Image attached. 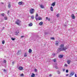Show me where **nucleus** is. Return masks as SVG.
<instances>
[{"mask_svg":"<svg viewBox=\"0 0 77 77\" xmlns=\"http://www.w3.org/2000/svg\"><path fill=\"white\" fill-rule=\"evenodd\" d=\"M59 44V42L58 41H56L55 43V45L56 46H58Z\"/></svg>","mask_w":77,"mask_h":77,"instance_id":"nucleus-4","label":"nucleus"},{"mask_svg":"<svg viewBox=\"0 0 77 77\" xmlns=\"http://www.w3.org/2000/svg\"><path fill=\"white\" fill-rule=\"evenodd\" d=\"M32 75H31V77H35V74L32 73Z\"/></svg>","mask_w":77,"mask_h":77,"instance_id":"nucleus-17","label":"nucleus"},{"mask_svg":"<svg viewBox=\"0 0 77 77\" xmlns=\"http://www.w3.org/2000/svg\"><path fill=\"white\" fill-rule=\"evenodd\" d=\"M60 48H61V49L63 51H65V50H66V49H68V48L66 47H64V45L62 44L60 45Z\"/></svg>","mask_w":77,"mask_h":77,"instance_id":"nucleus-1","label":"nucleus"},{"mask_svg":"<svg viewBox=\"0 0 77 77\" xmlns=\"http://www.w3.org/2000/svg\"><path fill=\"white\" fill-rule=\"evenodd\" d=\"M8 8H11V3H10V2H9L8 3Z\"/></svg>","mask_w":77,"mask_h":77,"instance_id":"nucleus-14","label":"nucleus"},{"mask_svg":"<svg viewBox=\"0 0 77 77\" xmlns=\"http://www.w3.org/2000/svg\"><path fill=\"white\" fill-rule=\"evenodd\" d=\"M20 76H24V74L22 73V74L20 75Z\"/></svg>","mask_w":77,"mask_h":77,"instance_id":"nucleus-31","label":"nucleus"},{"mask_svg":"<svg viewBox=\"0 0 77 77\" xmlns=\"http://www.w3.org/2000/svg\"><path fill=\"white\" fill-rule=\"evenodd\" d=\"M63 71H65V69H63Z\"/></svg>","mask_w":77,"mask_h":77,"instance_id":"nucleus-45","label":"nucleus"},{"mask_svg":"<svg viewBox=\"0 0 77 77\" xmlns=\"http://www.w3.org/2000/svg\"><path fill=\"white\" fill-rule=\"evenodd\" d=\"M43 24V22H41L39 24V25H42V24Z\"/></svg>","mask_w":77,"mask_h":77,"instance_id":"nucleus-21","label":"nucleus"},{"mask_svg":"<svg viewBox=\"0 0 77 77\" xmlns=\"http://www.w3.org/2000/svg\"><path fill=\"white\" fill-rule=\"evenodd\" d=\"M18 69L19 70H20V71H22V70H23V67L21 66H20L19 67Z\"/></svg>","mask_w":77,"mask_h":77,"instance_id":"nucleus-7","label":"nucleus"},{"mask_svg":"<svg viewBox=\"0 0 77 77\" xmlns=\"http://www.w3.org/2000/svg\"><path fill=\"white\" fill-rule=\"evenodd\" d=\"M42 20V18H41V17H38V20Z\"/></svg>","mask_w":77,"mask_h":77,"instance_id":"nucleus-22","label":"nucleus"},{"mask_svg":"<svg viewBox=\"0 0 77 77\" xmlns=\"http://www.w3.org/2000/svg\"><path fill=\"white\" fill-rule=\"evenodd\" d=\"M57 17H59V14H58L57 15Z\"/></svg>","mask_w":77,"mask_h":77,"instance_id":"nucleus-32","label":"nucleus"},{"mask_svg":"<svg viewBox=\"0 0 77 77\" xmlns=\"http://www.w3.org/2000/svg\"><path fill=\"white\" fill-rule=\"evenodd\" d=\"M18 4L19 5H22L23 4V2L21 1L20 2H19L18 3Z\"/></svg>","mask_w":77,"mask_h":77,"instance_id":"nucleus-11","label":"nucleus"},{"mask_svg":"<svg viewBox=\"0 0 77 77\" xmlns=\"http://www.w3.org/2000/svg\"><path fill=\"white\" fill-rule=\"evenodd\" d=\"M64 66H66V67H67V66H68V65H67V64H65Z\"/></svg>","mask_w":77,"mask_h":77,"instance_id":"nucleus-33","label":"nucleus"},{"mask_svg":"<svg viewBox=\"0 0 77 77\" xmlns=\"http://www.w3.org/2000/svg\"><path fill=\"white\" fill-rule=\"evenodd\" d=\"M52 75L51 74L49 75V77H51Z\"/></svg>","mask_w":77,"mask_h":77,"instance_id":"nucleus-42","label":"nucleus"},{"mask_svg":"<svg viewBox=\"0 0 77 77\" xmlns=\"http://www.w3.org/2000/svg\"><path fill=\"white\" fill-rule=\"evenodd\" d=\"M4 71H6V70H5V69H4Z\"/></svg>","mask_w":77,"mask_h":77,"instance_id":"nucleus-47","label":"nucleus"},{"mask_svg":"<svg viewBox=\"0 0 77 77\" xmlns=\"http://www.w3.org/2000/svg\"><path fill=\"white\" fill-rule=\"evenodd\" d=\"M19 31H18V30H17V31H16L15 33V35H17L18 34V33H19Z\"/></svg>","mask_w":77,"mask_h":77,"instance_id":"nucleus-12","label":"nucleus"},{"mask_svg":"<svg viewBox=\"0 0 77 77\" xmlns=\"http://www.w3.org/2000/svg\"><path fill=\"white\" fill-rule=\"evenodd\" d=\"M11 39L12 40H13V41H14V40H15V38H12Z\"/></svg>","mask_w":77,"mask_h":77,"instance_id":"nucleus-34","label":"nucleus"},{"mask_svg":"<svg viewBox=\"0 0 77 77\" xmlns=\"http://www.w3.org/2000/svg\"><path fill=\"white\" fill-rule=\"evenodd\" d=\"M4 63H6V60H4Z\"/></svg>","mask_w":77,"mask_h":77,"instance_id":"nucleus-39","label":"nucleus"},{"mask_svg":"<svg viewBox=\"0 0 77 77\" xmlns=\"http://www.w3.org/2000/svg\"><path fill=\"white\" fill-rule=\"evenodd\" d=\"M30 13L31 14H33L35 12V9L33 8H31L30 10Z\"/></svg>","mask_w":77,"mask_h":77,"instance_id":"nucleus-2","label":"nucleus"},{"mask_svg":"<svg viewBox=\"0 0 77 77\" xmlns=\"http://www.w3.org/2000/svg\"><path fill=\"white\" fill-rule=\"evenodd\" d=\"M12 63H14V62H13Z\"/></svg>","mask_w":77,"mask_h":77,"instance_id":"nucleus-49","label":"nucleus"},{"mask_svg":"<svg viewBox=\"0 0 77 77\" xmlns=\"http://www.w3.org/2000/svg\"><path fill=\"white\" fill-rule=\"evenodd\" d=\"M3 29H5V27H3Z\"/></svg>","mask_w":77,"mask_h":77,"instance_id":"nucleus-46","label":"nucleus"},{"mask_svg":"<svg viewBox=\"0 0 77 77\" xmlns=\"http://www.w3.org/2000/svg\"><path fill=\"white\" fill-rule=\"evenodd\" d=\"M24 56V57H26V56H27V54H26V53H25Z\"/></svg>","mask_w":77,"mask_h":77,"instance_id":"nucleus-30","label":"nucleus"},{"mask_svg":"<svg viewBox=\"0 0 77 77\" xmlns=\"http://www.w3.org/2000/svg\"><path fill=\"white\" fill-rule=\"evenodd\" d=\"M69 75V74H66V76H68V75Z\"/></svg>","mask_w":77,"mask_h":77,"instance_id":"nucleus-43","label":"nucleus"},{"mask_svg":"<svg viewBox=\"0 0 77 77\" xmlns=\"http://www.w3.org/2000/svg\"><path fill=\"white\" fill-rule=\"evenodd\" d=\"M4 19L5 20H8V17H5Z\"/></svg>","mask_w":77,"mask_h":77,"instance_id":"nucleus-24","label":"nucleus"},{"mask_svg":"<svg viewBox=\"0 0 77 77\" xmlns=\"http://www.w3.org/2000/svg\"><path fill=\"white\" fill-rule=\"evenodd\" d=\"M21 21L20 20H17V21L15 22V23L16 24H17V25H19V26H20V24H21Z\"/></svg>","mask_w":77,"mask_h":77,"instance_id":"nucleus-3","label":"nucleus"},{"mask_svg":"<svg viewBox=\"0 0 77 77\" xmlns=\"http://www.w3.org/2000/svg\"><path fill=\"white\" fill-rule=\"evenodd\" d=\"M63 55H59V57L60 58H62V57H63Z\"/></svg>","mask_w":77,"mask_h":77,"instance_id":"nucleus-18","label":"nucleus"},{"mask_svg":"<svg viewBox=\"0 0 77 77\" xmlns=\"http://www.w3.org/2000/svg\"><path fill=\"white\" fill-rule=\"evenodd\" d=\"M38 13L36 14L35 18V20H36V21H37V20H38V18H37V17H38Z\"/></svg>","mask_w":77,"mask_h":77,"instance_id":"nucleus-6","label":"nucleus"},{"mask_svg":"<svg viewBox=\"0 0 77 77\" xmlns=\"http://www.w3.org/2000/svg\"><path fill=\"white\" fill-rule=\"evenodd\" d=\"M4 4V3H3V2H2V4Z\"/></svg>","mask_w":77,"mask_h":77,"instance_id":"nucleus-48","label":"nucleus"},{"mask_svg":"<svg viewBox=\"0 0 77 77\" xmlns=\"http://www.w3.org/2000/svg\"><path fill=\"white\" fill-rule=\"evenodd\" d=\"M2 44H5V41H2Z\"/></svg>","mask_w":77,"mask_h":77,"instance_id":"nucleus-35","label":"nucleus"},{"mask_svg":"<svg viewBox=\"0 0 77 77\" xmlns=\"http://www.w3.org/2000/svg\"><path fill=\"white\" fill-rule=\"evenodd\" d=\"M57 51L58 52H60V51H63L62 50V49L60 48H58L57 49Z\"/></svg>","mask_w":77,"mask_h":77,"instance_id":"nucleus-9","label":"nucleus"},{"mask_svg":"<svg viewBox=\"0 0 77 77\" xmlns=\"http://www.w3.org/2000/svg\"><path fill=\"white\" fill-rule=\"evenodd\" d=\"M46 20H48V21H50V19L48 18V17H46Z\"/></svg>","mask_w":77,"mask_h":77,"instance_id":"nucleus-20","label":"nucleus"},{"mask_svg":"<svg viewBox=\"0 0 77 77\" xmlns=\"http://www.w3.org/2000/svg\"><path fill=\"white\" fill-rule=\"evenodd\" d=\"M29 26H32V23H30L29 24Z\"/></svg>","mask_w":77,"mask_h":77,"instance_id":"nucleus-26","label":"nucleus"},{"mask_svg":"<svg viewBox=\"0 0 77 77\" xmlns=\"http://www.w3.org/2000/svg\"><path fill=\"white\" fill-rule=\"evenodd\" d=\"M1 15L2 17H4V16H5V14L4 13L1 14Z\"/></svg>","mask_w":77,"mask_h":77,"instance_id":"nucleus-25","label":"nucleus"},{"mask_svg":"<svg viewBox=\"0 0 77 77\" xmlns=\"http://www.w3.org/2000/svg\"><path fill=\"white\" fill-rule=\"evenodd\" d=\"M57 72H58V74H60V71H57Z\"/></svg>","mask_w":77,"mask_h":77,"instance_id":"nucleus-37","label":"nucleus"},{"mask_svg":"<svg viewBox=\"0 0 77 77\" xmlns=\"http://www.w3.org/2000/svg\"><path fill=\"white\" fill-rule=\"evenodd\" d=\"M54 62H56V59H54Z\"/></svg>","mask_w":77,"mask_h":77,"instance_id":"nucleus-29","label":"nucleus"},{"mask_svg":"<svg viewBox=\"0 0 77 77\" xmlns=\"http://www.w3.org/2000/svg\"><path fill=\"white\" fill-rule=\"evenodd\" d=\"M24 37H25V36H21V38H24Z\"/></svg>","mask_w":77,"mask_h":77,"instance_id":"nucleus-40","label":"nucleus"},{"mask_svg":"<svg viewBox=\"0 0 77 77\" xmlns=\"http://www.w3.org/2000/svg\"><path fill=\"white\" fill-rule=\"evenodd\" d=\"M51 39H52L53 40H55V38H54V37H51Z\"/></svg>","mask_w":77,"mask_h":77,"instance_id":"nucleus-23","label":"nucleus"},{"mask_svg":"<svg viewBox=\"0 0 77 77\" xmlns=\"http://www.w3.org/2000/svg\"><path fill=\"white\" fill-rule=\"evenodd\" d=\"M40 8L42 9H44L45 8L44 7V6L42 5H40Z\"/></svg>","mask_w":77,"mask_h":77,"instance_id":"nucleus-10","label":"nucleus"},{"mask_svg":"<svg viewBox=\"0 0 77 77\" xmlns=\"http://www.w3.org/2000/svg\"><path fill=\"white\" fill-rule=\"evenodd\" d=\"M32 50L31 49H29V53H32Z\"/></svg>","mask_w":77,"mask_h":77,"instance_id":"nucleus-15","label":"nucleus"},{"mask_svg":"<svg viewBox=\"0 0 77 77\" xmlns=\"http://www.w3.org/2000/svg\"><path fill=\"white\" fill-rule=\"evenodd\" d=\"M51 6H55V2H54L52 3V4L51 5Z\"/></svg>","mask_w":77,"mask_h":77,"instance_id":"nucleus-19","label":"nucleus"},{"mask_svg":"<svg viewBox=\"0 0 77 77\" xmlns=\"http://www.w3.org/2000/svg\"><path fill=\"white\" fill-rule=\"evenodd\" d=\"M66 72H68V69H66Z\"/></svg>","mask_w":77,"mask_h":77,"instance_id":"nucleus-36","label":"nucleus"},{"mask_svg":"<svg viewBox=\"0 0 77 77\" xmlns=\"http://www.w3.org/2000/svg\"><path fill=\"white\" fill-rule=\"evenodd\" d=\"M74 72H72L70 73V75L71 76H73V75H74Z\"/></svg>","mask_w":77,"mask_h":77,"instance_id":"nucleus-8","label":"nucleus"},{"mask_svg":"<svg viewBox=\"0 0 77 77\" xmlns=\"http://www.w3.org/2000/svg\"><path fill=\"white\" fill-rule=\"evenodd\" d=\"M71 16L72 19H75V16H74V14H72Z\"/></svg>","mask_w":77,"mask_h":77,"instance_id":"nucleus-5","label":"nucleus"},{"mask_svg":"<svg viewBox=\"0 0 77 77\" xmlns=\"http://www.w3.org/2000/svg\"><path fill=\"white\" fill-rule=\"evenodd\" d=\"M34 71H35V72H37L38 71V70L36 69H34Z\"/></svg>","mask_w":77,"mask_h":77,"instance_id":"nucleus-28","label":"nucleus"},{"mask_svg":"<svg viewBox=\"0 0 77 77\" xmlns=\"http://www.w3.org/2000/svg\"><path fill=\"white\" fill-rule=\"evenodd\" d=\"M31 18H32V19L33 20V19H34V16H32Z\"/></svg>","mask_w":77,"mask_h":77,"instance_id":"nucleus-27","label":"nucleus"},{"mask_svg":"<svg viewBox=\"0 0 77 77\" xmlns=\"http://www.w3.org/2000/svg\"><path fill=\"white\" fill-rule=\"evenodd\" d=\"M55 68H56V69H58L57 67L56 66L55 67Z\"/></svg>","mask_w":77,"mask_h":77,"instance_id":"nucleus-44","label":"nucleus"},{"mask_svg":"<svg viewBox=\"0 0 77 77\" xmlns=\"http://www.w3.org/2000/svg\"><path fill=\"white\" fill-rule=\"evenodd\" d=\"M45 34H47V32L45 33Z\"/></svg>","mask_w":77,"mask_h":77,"instance_id":"nucleus-51","label":"nucleus"},{"mask_svg":"<svg viewBox=\"0 0 77 77\" xmlns=\"http://www.w3.org/2000/svg\"><path fill=\"white\" fill-rule=\"evenodd\" d=\"M75 77H77V75L76 74H75Z\"/></svg>","mask_w":77,"mask_h":77,"instance_id":"nucleus-41","label":"nucleus"},{"mask_svg":"<svg viewBox=\"0 0 77 77\" xmlns=\"http://www.w3.org/2000/svg\"><path fill=\"white\" fill-rule=\"evenodd\" d=\"M8 15H9V11L8 10Z\"/></svg>","mask_w":77,"mask_h":77,"instance_id":"nucleus-38","label":"nucleus"},{"mask_svg":"<svg viewBox=\"0 0 77 77\" xmlns=\"http://www.w3.org/2000/svg\"><path fill=\"white\" fill-rule=\"evenodd\" d=\"M67 62L68 63V64H70V63H71V60H68L67 61Z\"/></svg>","mask_w":77,"mask_h":77,"instance_id":"nucleus-16","label":"nucleus"},{"mask_svg":"<svg viewBox=\"0 0 77 77\" xmlns=\"http://www.w3.org/2000/svg\"><path fill=\"white\" fill-rule=\"evenodd\" d=\"M69 77H72L71 76H69Z\"/></svg>","mask_w":77,"mask_h":77,"instance_id":"nucleus-50","label":"nucleus"},{"mask_svg":"<svg viewBox=\"0 0 77 77\" xmlns=\"http://www.w3.org/2000/svg\"><path fill=\"white\" fill-rule=\"evenodd\" d=\"M50 10L51 11H53L54 9H53V7H52V6L51 7Z\"/></svg>","mask_w":77,"mask_h":77,"instance_id":"nucleus-13","label":"nucleus"}]
</instances>
